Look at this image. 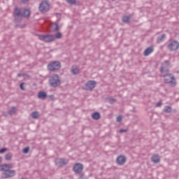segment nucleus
<instances>
[{"label":"nucleus","mask_w":179,"mask_h":179,"mask_svg":"<svg viewBox=\"0 0 179 179\" xmlns=\"http://www.w3.org/2000/svg\"><path fill=\"white\" fill-rule=\"evenodd\" d=\"M26 74L17 73V77L21 78V76H25Z\"/></svg>","instance_id":"obj_37"},{"label":"nucleus","mask_w":179,"mask_h":179,"mask_svg":"<svg viewBox=\"0 0 179 179\" xmlns=\"http://www.w3.org/2000/svg\"><path fill=\"white\" fill-rule=\"evenodd\" d=\"M49 85L51 87H58L61 86V80L59 79V76L58 74H54L49 78Z\"/></svg>","instance_id":"obj_2"},{"label":"nucleus","mask_w":179,"mask_h":179,"mask_svg":"<svg viewBox=\"0 0 179 179\" xmlns=\"http://www.w3.org/2000/svg\"><path fill=\"white\" fill-rule=\"evenodd\" d=\"M49 97L50 100H54V95H50Z\"/></svg>","instance_id":"obj_39"},{"label":"nucleus","mask_w":179,"mask_h":179,"mask_svg":"<svg viewBox=\"0 0 179 179\" xmlns=\"http://www.w3.org/2000/svg\"><path fill=\"white\" fill-rule=\"evenodd\" d=\"M48 70L50 71V72H55L57 71H59L61 69V62L59 61H55L50 62L48 64Z\"/></svg>","instance_id":"obj_4"},{"label":"nucleus","mask_w":179,"mask_h":179,"mask_svg":"<svg viewBox=\"0 0 179 179\" xmlns=\"http://www.w3.org/2000/svg\"><path fill=\"white\" fill-rule=\"evenodd\" d=\"M130 20H131V17H129V16H124L122 17L123 23H129Z\"/></svg>","instance_id":"obj_25"},{"label":"nucleus","mask_w":179,"mask_h":179,"mask_svg":"<svg viewBox=\"0 0 179 179\" xmlns=\"http://www.w3.org/2000/svg\"><path fill=\"white\" fill-rule=\"evenodd\" d=\"M55 163L57 166H59V167H64V166H66V164L69 163V160L64 158H57L55 159Z\"/></svg>","instance_id":"obj_11"},{"label":"nucleus","mask_w":179,"mask_h":179,"mask_svg":"<svg viewBox=\"0 0 179 179\" xmlns=\"http://www.w3.org/2000/svg\"><path fill=\"white\" fill-rule=\"evenodd\" d=\"M12 157H13V155L12 153L8 152L5 155V160L10 161L12 160Z\"/></svg>","instance_id":"obj_23"},{"label":"nucleus","mask_w":179,"mask_h":179,"mask_svg":"<svg viewBox=\"0 0 179 179\" xmlns=\"http://www.w3.org/2000/svg\"><path fill=\"white\" fill-rule=\"evenodd\" d=\"M101 117V115H100V113H99V112H94L92 114V120H95L96 121H97V120H100Z\"/></svg>","instance_id":"obj_20"},{"label":"nucleus","mask_w":179,"mask_h":179,"mask_svg":"<svg viewBox=\"0 0 179 179\" xmlns=\"http://www.w3.org/2000/svg\"><path fill=\"white\" fill-rule=\"evenodd\" d=\"M21 13H22V17H25L26 19H29V17H30V10L24 8L21 10Z\"/></svg>","instance_id":"obj_14"},{"label":"nucleus","mask_w":179,"mask_h":179,"mask_svg":"<svg viewBox=\"0 0 179 179\" xmlns=\"http://www.w3.org/2000/svg\"><path fill=\"white\" fill-rule=\"evenodd\" d=\"M116 121H117V122H122V116H121V115L117 116L116 118Z\"/></svg>","instance_id":"obj_31"},{"label":"nucleus","mask_w":179,"mask_h":179,"mask_svg":"<svg viewBox=\"0 0 179 179\" xmlns=\"http://www.w3.org/2000/svg\"><path fill=\"white\" fill-rule=\"evenodd\" d=\"M126 162H127V157L122 155H120L117 158V164H119V166H124Z\"/></svg>","instance_id":"obj_13"},{"label":"nucleus","mask_w":179,"mask_h":179,"mask_svg":"<svg viewBox=\"0 0 179 179\" xmlns=\"http://www.w3.org/2000/svg\"><path fill=\"white\" fill-rule=\"evenodd\" d=\"M54 24L55 25V28H54L53 31H58L59 30V26L58 23L55 22Z\"/></svg>","instance_id":"obj_29"},{"label":"nucleus","mask_w":179,"mask_h":179,"mask_svg":"<svg viewBox=\"0 0 179 179\" xmlns=\"http://www.w3.org/2000/svg\"><path fill=\"white\" fill-rule=\"evenodd\" d=\"M170 68H171V63L170 60H166L161 64L159 72L164 73V72H170Z\"/></svg>","instance_id":"obj_9"},{"label":"nucleus","mask_w":179,"mask_h":179,"mask_svg":"<svg viewBox=\"0 0 179 179\" xmlns=\"http://www.w3.org/2000/svg\"><path fill=\"white\" fill-rule=\"evenodd\" d=\"M164 83H169L171 86H176L177 81L172 73H167L164 76Z\"/></svg>","instance_id":"obj_6"},{"label":"nucleus","mask_w":179,"mask_h":179,"mask_svg":"<svg viewBox=\"0 0 179 179\" xmlns=\"http://www.w3.org/2000/svg\"><path fill=\"white\" fill-rule=\"evenodd\" d=\"M112 1H115V0H112Z\"/></svg>","instance_id":"obj_41"},{"label":"nucleus","mask_w":179,"mask_h":179,"mask_svg":"<svg viewBox=\"0 0 179 179\" xmlns=\"http://www.w3.org/2000/svg\"><path fill=\"white\" fill-rule=\"evenodd\" d=\"M166 38L167 35H166V34H162L161 36H157V44H160V43H163V41H164Z\"/></svg>","instance_id":"obj_16"},{"label":"nucleus","mask_w":179,"mask_h":179,"mask_svg":"<svg viewBox=\"0 0 179 179\" xmlns=\"http://www.w3.org/2000/svg\"><path fill=\"white\" fill-rule=\"evenodd\" d=\"M83 177H85V173H80V178L82 179L83 178Z\"/></svg>","instance_id":"obj_38"},{"label":"nucleus","mask_w":179,"mask_h":179,"mask_svg":"<svg viewBox=\"0 0 179 179\" xmlns=\"http://www.w3.org/2000/svg\"><path fill=\"white\" fill-rule=\"evenodd\" d=\"M2 163V157H0V164Z\"/></svg>","instance_id":"obj_40"},{"label":"nucleus","mask_w":179,"mask_h":179,"mask_svg":"<svg viewBox=\"0 0 179 179\" xmlns=\"http://www.w3.org/2000/svg\"><path fill=\"white\" fill-rule=\"evenodd\" d=\"M30 150V148L29 147H26L22 150V152L24 155H27V153H29Z\"/></svg>","instance_id":"obj_28"},{"label":"nucleus","mask_w":179,"mask_h":179,"mask_svg":"<svg viewBox=\"0 0 179 179\" xmlns=\"http://www.w3.org/2000/svg\"><path fill=\"white\" fill-rule=\"evenodd\" d=\"M31 117H32L34 120H37V118H38L39 117L38 112L37 111L32 112L31 114Z\"/></svg>","instance_id":"obj_22"},{"label":"nucleus","mask_w":179,"mask_h":179,"mask_svg":"<svg viewBox=\"0 0 179 179\" xmlns=\"http://www.w3.org/2000/svg\"><path fill=\"white\" fill-rule=\"evenodd\" d=\"M55 36V38L59 39L62 38V34L61 32H57Z\"/></svg>","instance_id":"obj_26"},{"label":"nucleus","mask_w":179,"mask_h":179,"mask_svg":"<svg viewBox=\"0 0 179 179\" xmlns=\"http://www.w3.org/2000/svg\"><path fill=\"white\" fill-rule=\"evenodd\" d=\"M38 37V39L41 40V41H44L45 43H52V41H55V36L54 35H37Z\"/></svg>","instance_id":"obj_8"},{"label":"nucleus","mask_w":179,"mask_h":179,"mask_svg":"<svg viewBox=\"0 0 179 179\" xmlns=\"http://www.w3.org/2000/svg\"><path fill=\"white\" fill-rule=\"evenodd\" d=\"M8 115H13L16 114V106H13L10 110L7 112Z\"/></svg>","instance_id":"obj_21"},{"label":"nucleus","mask_w":179,"mask_h":179,"mask_svg":"<svg viewBox=\"0 0 179 179\" xmlns=\"http://www.w3.org/2000/svg\"><path fill=\"white\" fill-rule=\"evenodd\" d=\"M29 1L30 0H21V3H23L24 5L26 3H28Z\"/></svg>","instance_id":"obj_34"},{"label":"nucleus","mask_w":179,"mask_h":179,"mask_svg":"<svg viewBox=\"0 0 179 179\" xmlns=\"http://www.w3.org/2000/svg\"><path fill=\"white\" fill-rule=\"evenodd\" d=\"M96 86H97V82L96 80H88L84 86L82 87V89L83 90H86V92H92Z\"/></svg>","instance_id":"obj_5"},{"label":"nucleus","mask_w":179,"mask_h":179,"mask_svg":"<svg viewBox=\"0 0 179 179\" xmlns=\"http://www.w3.org/2000/svg\"><path fill=\"white\" fill-rule=\"evenodd\" d=\"M7 150H8V148H1L0 150V153H5V152H6Z\"/></svg>","instance_id":"obj_32"},{"label":"nucleus","mask_w":179,"mask_h":179,"mask_svg":"<svg viewBox=\"0 0 179 179\" xmlns=\"http://www.w3.org/2000/svg\"><path fill=\"white\" fill-rule=\"evenodd\" d=\"M151 162L154 163L155 164H157L158 163H160V157L159 155L155 154L151 157Z\"/></svg>","instance_id":"obj_15"},{"label":"nucleus","mask_w":179,"mask_h":179,"mask_svg":"<svg viewBox=\"0 0 179 179\" xmlns=\"http://www.w3.org/2000/svg\"><path fill=\"white\" fill-rule=\"evenodd\" d=\"M48 97V95H47V92L44 91H41L38 93V98L41 100H45Z\"/></svg>","instance_id":"obj_17"},{"label":"nucleus","mask_w":179,"mask_h":179,"mask_svg":"<svg viewBox=\"0 0 179 179\" xmlns=\"http://www.w3.org/2000/svg\"><path fill=\"white\" fill-rule=\"evenodd\" d=\"M71 73L73 75H79L80 73V70H79V67L77 66H72Z\"/></svg>","instance_id":"obj_18"},{"label":"nucleus","mask_w":179,"mask_h":179,"mask_svg":"<svg viewBox=\"0 0 179 179\" xmlns=\"http://www.w3.org/2000/svg\"><path fill=\"white\" fill-rule=\"evenodd\" d=\"M38 9L41 13H47L50 10V3L48 0L42 1L38 6Z\"/></svg>","instance_id":"obj_7"},{"label":"nucleus","mask_w":179,"mask_h":179,"mask_svg":"<svg viewBox=\"0 0 179 179\" xmlns=\"http://www.w3.org/2000/svg\"><path fill=\"white\" fill-rule=\"evenodd\" d=\"M108 101H109L110 104H114V103H115V101H117V99H115L114 98H110L108 99Z\"/></svg>","instance_id":"obj_30"},{"label":"nucleus","mask_w":179,"mask_h":179,"mask_svg":"<svg viewBox=\"0 0 179 179\" xmlns=\"http://www.w3.org/2000/svg\"><path fill=\"white\" fill-rule=\"evenodd\" d=\"M13 15L14 17V22H15V23H20V22L23 20L22 10L19 7H16L14 8Z\"/></svg>","instance_id":"obj_3"},{"label":"nucleus","mask_w":179,"mask_h":179,"mask_svg":"<svg viewBox=\"0 0 179 179\" xmlns=\"http://www.w3.org/2000/svg\"><path fill=\"white\" fill-rule=\"evenodd\" d=\"M119 132H120V134H124V132H127V129H121L119 131Z\"/></svg>","instance_id":"obj_35"},{"label":"nucleus","mask_w":179,"mask_h":179,"mask_svg":"<svg viewBox=\"0 0 179 179\" xmlns=\"http://www.w3.org/2000/svg\"><path fill=\"white\" fill-rule=\"evenodd\" d=\"M152 52H153V47L150 46L144 51L143 55L144 57H148V55H149L150 54H152Z\"/></svg>","instance_id":"obj_19"},{"label":"nucleus","mask_w":179,"mask_h":179,"mask_svg":"<svg viewBox=\"0 0 179 179\" xmlns=\"http://www.w3.org/2000/svg\"><path fill=\"white\" fill-rule=\"evenodd\" d=\"M73 171H74L76 174H80V173L83 171V164L80 163L75 164L73 167Z\"/></svg>","instance_id":"obj_12"},{"label":"nucleus","mask_w":179,"mask_h":179,"mask_svg":"<svg viewBox=\"0 0 179 179\" xmlns=\"http://www.w3.org/2000/svg\"><path fill=\"white\" fill-rule=\"evenodd\" d=\"M69 5H76V0H66Z\"/></svg>","instance_id":"obj_27"},{"label":"nucleus","mask_w":179,"mask_h":179,"mask_svg":"<svg viewBox=\"0 0 179 179\" xmlns=\"http://www.w3.org/2000/svg\"><path fill=\"white\" fill-rule=\"evenodd\" d=\"M10 169H13V164H0V171H3L1 178L6 179L15 177L16 176V171Z\"/></svg>","instance_id":"obj_1"},{"label":"nucleus","mask_w":179,"mask_h":179,"mask_svg":"<svg viewBox=\"0 0 179 179\" xmlns=\"http://www.w3.org/2000/svg\"><path fill=\"white\" fill-rule=\"evenodd\" d=\"M162 102H157V103H156V107H162Z\"/></svg>","instance_id":"obj_36"},{"label":"nucleus","mask_w":179,"mask_h":179,"mask_svg":"<svg viewBox=\"0 0 179 179\" xmlns=\"http://www.w3.org/2000/svg\"><path fill=\"white\" fill-rule=\"evenodd\" d=\"M167 48L169 51H177L179 48V42L176 40H171L167 45Z\"/></svg>","instance_id":"obj_10"},{"label":"nucleus","mask_w":179,"mask_h":179,"mask_svg":"<svg viewBox=\"0 0 179 179\" xmlns=\"http://www.w3.org/2000/svg\"><path fill=\"white\" fill-rule=\"evenodd\" d=\"M172 109H171V106H166L164 108V113H171Z\"/></svg>","instance_id":"obj_24"},{"label":"nucleus","mask_w":179,"mask_h":179,"mask_svg":"<svg viewBox=\"0 0 179 179\" xmlns=\"http://www.w3.org/2000/svg\"><path fill=\"white\" fill-rule=\"evenodd\" d=\"M23 85H24V83H22L20 85V88L21 89V90H26V89H24V87H23Z\"/></svg>","instance_id":"obj_33"}]
</instances>
